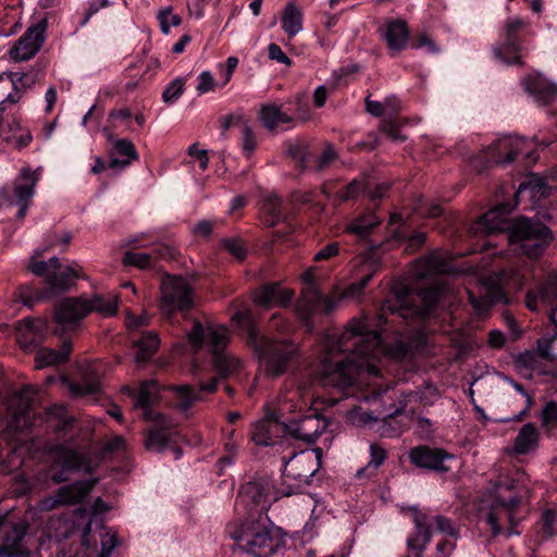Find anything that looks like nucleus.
Returning <instances> with one entry per match:
<instances>
[{
  "instance_id": "obj_1",
  "label": "nucleus",
  "mask_w": 557,
  "mask_h": 557,
  "mask_svg": "<svg viewBox=\"0 0 557 557\" xmlns=\"http://www.w3.org/2000/svg\"><path fill=\"white\" fill-rule=\"evenodd\" d=\"M446 285L442 282L421 289V306L410 305V290L404 284L393 287L394 298L386 300L377 317L380 331L370 330L366 319H354L347 329L336 335L327 334L323 341V352L314 375L301 380L296 389L284 396V404L292 410L298 397L305 407L312 404L311 387L315 384L344 388L354 384H362L370 376L380 375L381 358L401 360L410 351L411 345L404 331L393 330L397 324L414 317L426 318L445 293Z\"/></svg>"
},
{
  "instance_id": "obj_2",
  "label": "nucleus",
  "mask_w": 557,
  "mask_h": 557,
  "mask_svg": "<svg viewBox=\"0 0 557 557\" xmlns=\"http://www.w3.org/2000/svg\"><path fill=\"white\" fill-rule=\"evenodd\" d=\"M512 207L500 203L480 216L471 226L474 234L492 235L508 231V240L515 251L530 259L539 258L553 240L552 231L542 222L519 218L513 222L507 215Z\"/></svg>"
},
{
  "instance_id": "obj_3",
  "label": "nucleus",
  "mask_w": 557,
  "mask_h": 557,
  "mask_svg": "<svg viewBox=\"0 0 557 557\" xmlns=\"http://www.w3.org/2000/svg\"><path fill=\"white\" fill-rule=\"evenodd\" d=\"M232 321L246 330L247 344L260 359L265 373L272 377L282 375L298 358L299 348L289 339H276L260 334L249 309L238 310Z\"/></svg>"
},
{
  "instance_id": "obj_4",
  "label": "nucleus",
  "mask_w": 557,
  "mask_h": 557,
  "mask_svg": "<svg viewBox=\"0 0 557 557\" xmlns=\"http://www.w3.org/2000/svg\"><path fill=\"white\" fill-rule=\"evenodd\" d=\"M524 500L522 488L512 481L505 480L494 483L480 510L481 519L490 527L494 537L520 535L517 529L521 518L519 508Z\"/></svg>"
},
{
  "instance_id": "obj_5",
  "label": "nucleus",
  "mask_w": 557,
  "mask_h": 557,
  "mask_svg": "<svg viewBox=\"0 0 557 557\" xmlns=\"http://www.w3.org/2000/svg\"><path fill=\"white\" fill-rule=\"evenodd\" d=\"M187 338L194 350L208 349L220 377L235 375L242 369V360L226 350L231 342V334L226 326L210 322L202 324L195 320L191 330L187 333Z\"/></svg>"
},
{
  "instance_id": "obj_6",
  "label": "nucleus",
  "mask_w": 557,
  "mask_h": 557,
  "mask_svg": "<svg viewBox=\"0 0 557 557\" xmlns=\"http://www.w3.org/2000/svg\"><path fill=\"white\" fill-rule=\"evenodd\" d=\"M227 532L242 549L255 557H269L278 546L270 529L269 518L261 513L256 517L251 512L239 524H230Z\"/></svg>"
},
{
  "instance_id": "obj_7",
  "label": "nucleus",
  "mask_w": 557,
  "mask_h": 557,
  "mask_svg": "<svg viewBox=\"0 0 557 557\" xmlns=\"http://www.w3.org/2000/svg\"><path fill=\"white\" fill-rule=\"evenodd\" d=\"M322 449H306L293 454L290 457H283V474L282 485L283 494L292 496L300 494L302 490L310 483V479L320 468V459Z\"/></svg>"
},
{
  "instance_id": "obj_8",
  "label": "nucleus",
  "mask_w": 557,
  "mask_h": 557,
  "mask_svg": "<svg viewBox=\"0 0 557 557\" xmlns=\"http://www.w3.org/2000/svg\"><path fill=\"white\" fill-rule=\"evenodd\" d=\"M521 284L522 278L515 270H502L483 281L480 295L475 296L472 292H468L469 301L479 314H484L493 305L507 302L504 286Z\"/></svg>"
},
{
  "instance_id": "obj_9",
  "label": "nucleus",
  "mask_w": 557,
  "mask_h": 557,
  "mask_svg": "<svg viewBox=\"0 0 557 557\" xmlns=\"http://www.w3.org/2000/svg\"><path fill=\"white\" fill-rule=\"evenodd\" d=\"M40 251L36 250L28 263V269L37 276H42L48 285L47 295L54 296L66 292L78 278L77 269L66 265L62 267L57 257L49 261L38 260Z\"/></svg>"
},
{
  "instance_id": "obj_10",
  "label": "nucleus",
  "mask_w": 557,
  "mask_h": 557,
  "mask_svg": "<svg viewBox=\"0 0 557 557\" xmlns=\"http://www.w3.org/2000/svg\"><path fill=\"white\" fill-rule=\"evenodd\" d=\"M194 288L187 278L166 275L161 283L160 309L164 317H172L175 312H185L194 306Z\"/></svg>"
},
{
  "instance_id": "obj_11",
  "label": "nucleus",
  "mask_w": 557,
  "mask_h": 557,
  "mask_svg": "<svg viewBox=\"0 0 557 557\" xmlns=\"http://www.w3.org/2000/svg\"><path fill=\"white\" fill-rule=\"evenodd\" d=\"M413 512L414 534L408 537L407 545L409 549L418 552L416 557H422L421 553L431 541L432 528L445 535L458 536V531L449 519L443 516H429L417 509Z\"/></svg>"
},
{
  "instance_id": "obj_12",
  "label": "nucleus",
  "mask_w": 557,
  "mask_h": 557,
  "mask_svg": "<svg viewBox=\"0 0 557 557\" xmlns=\"http://www.w3.org/2000/svg\"><path fill=\"white\" fill-rule=\"evenodd\" d=\"M401 396V407L397 409L394 414H389L386 419L383 420L382 434L385 436L393 437L399 435L403 432L405 426H394V424H398V417H400L403 413H413L416 411V404H421L425 407L432 406L440 398L436 386L429 383L418 391H411L403 394Z\"/></svg>"
},
{
  "instance_id": "obj_13",
  "label": "nucleus",
  "mask_w": 557,
  "mask_h": 557,
  "mask_svg": "<svg viewBox=\"0 0 557 557\" xmlns=\"http://www.w3.org/2000/svg\"><path fill=\"white\" fill-rule=\"evenodd\" d=\"M284 486L280 487L273 485V481L269 478H260L246 483L240 491V497L245 503H251L258 507L256 517L261 513L267 516L270 505L281 497H286L284 494Z\"/></svg>"
},
{
  "instance_id": "obj_14",
  "label": "nucleus",
  "mask_w": 557,
  "mask_h": 557,
  "mask_svg": "<svg viewBox=\"0 0 557 557\" xmlns=\"http://www.w3.org/2000/svg\"><path fill=\"white\" fill-rule=\"evenodd\" d=\"M304 281L307 286L302 290L301 297L296 305L299 318L304 321H309L310 318L318 312H330L334 308L335 304L333 299L324 297L318 290L313 282V275L310 271L304 274Z\"/></svg>"
},
{
  "instance_id": "obj_15",
  "label": "nucleus",
  "mask_w": 557,
  "mask_h": 557,
  "mask_svg": "<svg viewBox=\"0 0 557 557\" xmlns=\"http://www.w3.org/2000/svg\"><path fill=\"white\" fill-rule=\"evenodd\" d=\"M527 26L528 23L519 17L506 22L502 33V42L494 48V54L499 61L506 64H521L519 55L521 44L518 35Z\"/></svg>"
},
{
  "instance_id": "obj_16",
  "label": "nucleus",
  "mask_w": 557,
  "mask_h": 557,
  "mask_svg": "<svg viewBox=\"0 0 557 557\" xmlns=\"http://www.w3.org/2000/svg\"><path fill=\"white\" fill-rule=\"evenodd\" d=\"M40 169L30 170L29 168H24L13 182V203L18 206L16 216L21 220L24 219L27 213L32 198L35 195L36 184L40 180Z\"/></svg>"
},
{
  "instance_id": "obj_17",
  "label": "nucleus",
  "mask_w": 557,
  "mask_h": 557,
  "mask_svg": "<svg viewBox=\"0 0 557 557\" xmlns=\"http://www.w3.org/2000/svg\"><path fill=\"white\" fill-rule=\"evenodd\" d=\"M410 461L419 468L436 472H448V462L455 460L453 454L442 448L429 447L425 445L413 447L409 453Z\"/></svg>"
},
{
  "instance_id": "obj_18",
  "label": "nucleus",
  "mask_w": 557,
  "mask_h": 557,
  "mask_svg": "<svg viewBox=\"0 0 557 557\" xmlns=\"http://www.w3.org/2000/svg\"><path fill=\"white\" fill-rule=\"evenodd\" d=\"M45 24H35L9 50L10 58L15 62L34 58L45 42Z\"/></svg>"
},
{
  "instance_id": "obj_19",
  "label": "nucleus",
  "mask_w": 557,
  "mask_h": 557,
  "mask_svg": "<svg viewBox=\"0 0 557 557\" xmlns=\"http://www.w3.org/2000/svg\"><path fill=\"white\" fill-rule=\"evenodd\" d=\"M532 147V143L523 137L505 136L498 138L487 149V163L507 164L523 152L524 148Z\"/></svg>"
},
{
  "instance_id": "obj_20",
  "label": "nucleus",
  "mask_w": 557,
  "mask_h": 557,
  "mask_svg": "<svg viewBox=\"0 0 557 557\" xmlns=\"http://www.w3.org/2000/svg\"><path fill=\"white\" fill-rule=\"evenodd\" d=\"M92 486L94 483L90 481H78L62 486L53 497L42 499L40 502V508L42 510H52L58 506L78 504L89 494Z\"/></svg>"
},
{
  "instance_id": "obj_21",
  "label": "nucleus",
  "mask_w": 557,
  "mask_h": 557,
  "mask_svg": "<svg viewBox=\"0 0 557 557\" xmlns=\"http://www.w3.org/2000/svg\"><path fill=\"white\" fill-rule=\"evenodd\" d=\"M525 306L532 311L539 310L541 306L549 308L550 319L554 320L557 310V274L548 275L536 289L528 292Z\"/></svg>"
},
{
  "instance_id": "obj_22",
  "label": "nucleus",
  "mask_w": 557,
  "mask_h": 557,
  "mask_svg": "<svg viewBox=\"0 0 557 557\" xmlns=\"http://www.w3.org/2000/svg\"><path fill=\"white\" fill-rule=\"evenodd\" d=\"M55 466H60L61 471L51 475L54 483L66 481L65 472L70 470L89 471L90 469L89 460L85 454L66 445H59L57 447Z\"/></svg>"
},
{
  "instance_id": "obj_23",
  "label": "nucleus",
  "mask_w": 557,
  "mask_h": 557,
  "mask_svg": "<svg viewBox=\"0 0 557 557\" xmlns=\"http://www.w3.org/2000/svg\"><path fill=\"white\" fill-rule=\"evenodd\" d=\"M381 38L386 42L391 55H396L403 51L409 40V27L405 20L388 18L379 29Z\"/></svg>"
},
{
  "instance_id": "obj_24",
  "label": "nucleus",
  "mask_w": 557,
  "mask_h": 557,
  "mask_svg": "<svg viewBox=\"0 0 557 557\" xmlns=\"http://www.w3.org/2000/svg\"><path fill=\"white\" fill-rule=\"evenodd\" d=\"M35 398V391L30 386L22 388L10 399V408H12V420L10 425L20 431H24L30 426L29 413Z\"/></svg>"
},
{
  "instance_id": "obj_25",
  "label": "nucleus",
  "mask_w": 557,
  "mask_h": 557,
  "mask_svg": "<svg viewBox=\"0 0 557 557\" xmlns=\"http://www.w3.org/2000/svg\"><path fill=\"white\" fill-rule=\"evenodd\" d=\"M87 315L84 298H66L55 310V322L62 330L74 329Z\"/></svg>"
},
{
  "instance_id": "obj_26",
  "label": "nucleus",
  "mask_w": 557,
  "mask_h": 557,
  "mask_svg": "<svg viewBox=\"0 0 557 557\" xmlns=\"http://www.w3.org/2000/svg\"><path fill=\"white\" fill-rule=\"evenodd\" d=\"M294 293L284 288L280 283H271L257 289L253 294V301L257 306L265 309L273 307H286L292 302Z\"/></svg>"
},
{
  "instance_id": "obj_27",
  "label": "nucleus",
  "mask_w": 557,
  "mask_h": 557,
  "mask_svg": "<svg viewBox=\"0 0 557 557\" xmlns=\"http://www.w3.org/2000/svg\"><path fill=\"white\" fill-rule=\"evenodd\" d=\"M47 330V321L42 319L25 318L18 322L17 342L25 350L35 348L44 341Z\"/></svg>"
},
{
  "instance_id": "obj_28",
  "label": "nucleus",
  "mask_w": 557,
  "mask_h": 557,
  "mask_svg": "<svg viewBox=\"0 0 557 557\" xmlns=\"http://www.w3.org/2000/svg\"><path fill=\"white\" fill-rule=\"evenodd\" d=\"M451 267L444 252L435 250L419 258L412 265V274L418 278H429L448 273Z\"/></svg>"
},
{
  "instance_id": "obj_29",
  "label": "nucleus",
  "mask_w": 557,
  "mask_h": 557,
  "mask_svg": "<svg viewBox=\"0 0 557 557\" xmlns=\"http://www.w3.org/2000/svg\"><path fill=\"white\" fill-rule=\"evenodd\" d=\"M326 429V423L319 414H309L287 425V430L294 438L312 444Z\"/></svg>"
},
{
  "instance_id": "obj_30",
  "label": "nucleus",
  "mask_w": 557,
  "mask_h": 557,
  "mask_svg": "<svg viewBox=\"0 0 557 557\" xmlns=\"http://www.w3.org/2000/svg\"><path fill=\"white\" fill-rule=\"evenodd\" d=\"M539 359L557 361V333L550 338L540 339L537 351L522 354L518 362L533 372H540Z\"/></svg>"
},
{
  "instance_id": "obj_31",
  "label": "nucleus",
  "mask_w": 557,
  "mask_h": 557,
  "mask_svg": "<svg viewBox=\"0 0 557 557\" xmlns=\"http://www.w3.org/2000/svg\"><path fill=\"white\" fill-rule=\"evenodd\" d=\"M524 89L537 101L547 103L557 97V86L541 74H530L523 79Z\"/></svg>"
},
{
  "instance_id": "obj_32",
  "label": "nucleus",
  "mask_w": 557,
  "mask_h": 557,
  "mask_svg": "<svg viewBox=\"0 0 557 557\" xmlns=\"http://www.w3.org/2000/svg\"><path fill=\"white\" fill-rule=\"evenodd\" d=\"M172 253L166 246H158L150 252L127 251L123 257V264L135 267L140 270L150 269L154 265L156 260L171 258Z\"/></svg>"
},
{
  "instance_id": "obj_33",
  "label": "nucleus",
  "mask_w": 557,
  "mask_h": 557,
  "mask_svg": "<svg viewBox=\"0 0 557 557\" xmlns=\"http://www.w3.org/2000/svg\"><path fill=\"white\" fill-rule=\"evenodd\" d=\"M153 421L158 422V426L149 430L145 438V446L148 450L162 453L168 449L170 444L174 443V433L166 428L165 418L163 416H160Z\"/></svg>"
},
{
  "instance_id": "obj_34",
  "label": "nucleus",
  "mask_w": 557,
  "mask_h": 557,
  "mask_svg": "<svg viewBox=\"0 0 557 557\" xmlns=\"http://www.w3.org/2000/svg\"><path fill=\"white\" fill-rule=\"evenodd\" d=\"M382 221V218L372 211L364 212L352 218L345 226L344 233L354 235L359 240H364Z\"/></svg>"
},
{
  "instance_id": "obj_35",
  "label": "nucleus",
  "mask_w": 557,
  "mask_h": 557,
  "mask_svg": "<svg viewBox=\"0 0 557 557\" xmlns=\"http://www.w3.org/2000/svg\"><path fill=\"white\" fill-rule=\"evenodd\" d=\"M26 527L15 524L5 534L0 546V557H28L29 552L22 546Z\"/></svg>"
},
{
  "instance_id": "obj_36",
  "label": "nucleus",
  "mask_w": 557,
  "mask_h": 557,
  "mask_svg": "<svg viewBox=\"0 0 557 557\" xmlns=\"http://www.w3.org/2000/svg\"><path fill=\"white\" fill-rule=\"evenodd\" d=\"M283 431V425L272 419H263L256 422L251 430V441L257 445H275V438Z\"/></svg>"
},
{
  "instance_id": "obj_37",
  "label": "nucleus",
  "mask_w": 557,
  "mask_h": 557,
  "mask_svg": "<svg viewBox=\"0 0 557 557\" xmlns=\"http://www.w3.org/2000/svg\"><path fill=\"white\" fill-rule=\"evenodd\" d=\"M108 140L112 144L116 154L125 159H111L108 163L109 169H125L133 160L138 159V153L134 144L128 139H116L111 133L107 135Z\"/></svg>"
},
{
  "instance_id": "obj_38",
  "label": "nucleus",
  "mask_w": 557,
  "mask_h": 557,
  "mask_svg": "<svg viewBox=\"0 0 557 557\" xmlns=\"http://www.w3.org/2000/svg\"><path fill=\"white\" fill-rule=\"evenodd\" d=\"M540 435L533 423L524 424L518 432L512 451L517 455H527L539 445Z\"/></svg>"
},
{
  "instance_id": "obj_39",
  "label": "nucleus",
  "mask_w": 557,
  "mask_h": 557,
  "mask_svg": "<svg viewBox=\"0 0 557 557\" xmlns=\"http://www.w3.org/2000/svg\"><path fill=\"white\" fill-rule=\"evenodd\" d=\"M71 349L72 344L70 341H65L60 350L39 348L35 356L36 368L42 369L64 362L67 359Z\"/></svg>"
},
{
  "instance_id": "obj_40",
  "label": "nucleus",
  "mask_w": 557,
  "mask_h": 557,
  "mask_svg": "<svg viewBox=\"0 0 557 557\" xmlns=\"http://www.w3.org/2000/svg\"><path fill=\"white\" fill-rule=\"evenodd\" d=\"M157 396L158 387L153 381H147L140 385L136 396V406L143 408L146 420H154L161 416L149 408L157 399Z\"/></svg>"
},
{
  "instance_id": "obj_41",
  "label": "nucleus",
  "mask_w": 557,
  "mask_h": 557,
  "mask_svg": "<svg viewBox=\"0 0 557 557\" xmlns=\"http://www.w3.org/2000/svg\"><path fill=\"white\" fill-rule=\"evenodd\" d=\"M304 14L293 2L285 5L282 13V28L289 38L302 30Z\"/></svg>"
},
{
  "instance_id": "obj_42",
  "label": "nucleus",
  "mask_w": 557,
  "mask_h": 557,
  "mask_svg": "<svg viewBox=\"0 0 557 557\" xmlns=\"http://www.w3.org/2000/svg\"><path fill=\"white\" fill-rule=\"evenodd\" d=\"M137 351L135 354V361L141 363L147 361L157 351L160 345L158 334L148 332L141 334L139 338L134 339Z\"/></svg>"
},
{
  "instance_id": "obj_43",
  "label": "nucleus",
  "mask_w": 557,
  "mask_h": 557,
  "mask_svg": "<svg viewBox=\"0 0 557 557\" xmlns=\"http://www.w3.org/2000/svg\"><path fill=\"white\" fill-rule=\"evenodd\" d=\"M87 306V314L97 312L102 315H113L117 310V297L94 295L91 298H84Z\"/></svg>"
},
{
  "instance_id": "obj_44",
  "label": "nucleus",
  "mask_w": 557,
  "mask_h": 557,
  "mask_svg": "<svg viewBox=\"0 0 557 557\" xmlns=\"http://www.w3.org/2000/svg\"><path fill=\"white\" fill-rule=\"evenodd\" d=\"M260 120L265 128L274 129L281 124L289 123L292 117L281 107L271 103L261 107Z\"/></svg>"
},
{
  "instance_id": "obj_45",
  "label": "nucleus",
  "mask_w": 557,
  "mask_h": 557,
  "mask_svg": "<svg viewBox=\"0 0 557 557\" xmlns=\"http://www.w3.org/2000/svg\"><path fill=\"white\" fill-rule=\"evenodd\" d=\"M39 70L32 69L28 72H7V78L12 83L14 91H20L21 88H30L39 79Z\"/></svg>"
},
{
  "instance_id": "obj_46",
  "label": "nucleus",
  "mask_w": 557,
  "mask_h": 557,
  "mask_svg": "<svg viewBox=\"0 0 557 557\" xmlns=\"http://www.w3.org/2000/svg\"><path fill=\"white\" fill-rule=\"evenodd\" d=\"M47 420L50 422L57 430H65L73 429L74 419L67 414L66 409L63 406H52L46 412Z\"/></svg>"
},
{
  "instance_id": "obj_47",
  "label": "nucleus",
  "mask_w": 557,
  "mask_h": 557,
  "mask_svg": "<svg viewBox=\"0 0 557 557\" xmlns=\"http://www.w3.org/2000/svg\"><path fill=\"white\" fill-rule=\"evenodd\" d=\"M71 394L76 397L97 394L100 391L98 376L85 377L83 382L65 381Z\"/></svg>"
},
{
  "instance_id": "obj_48",
  "label": "nucleus",
  "mask_w": 557,
  "mask_h": 557,
  "mask_svg": "<svg viewBox=\"0 0 557 557\" xmlns=\"http://www.w3.org/2000/svg\"><path fill=\"white\" fill-rule=\"evenodd\" d=\"M385 459H386V450L377 444H371L370 445V460L364 468L358 470L357 476L360 478V476L364 475L366 473H368V475L374 474L376 469L385 461Z\"/></svg>"
},
{
  "instance_id": "obj_49",
  "label": "nucleus",
  "mask_w": 557,
  "mask_h": 557,
  "mask_svg": "<svg viewBox=\"0 0 557 557\" xmlns=\"http://www.w3.org/2000/svg\"><path fill=\"white\" fill-rule=\"evenodd\" d=\"M288 154L297 161L302 169H310L311 151L307 143L296 141L288 146Z\"/></svg>"
},
{
  "instance_id": "obj_50",
  "label": "nucleus",
  "mask_w": 557,
  "mask_h": 557,
  "mask_svg": "<svg viewBox=\"0 0 557 557\" xmlns=\"http://www.w3.org/2000/svg\"><path fill=\"white\" fill-rule=\"evenodd\" d=\"M174 389L177 395L176 407L182 411L188 410L196 400L200 399L199 394L188 385L176 386Z\"/></svg>"
},
{
  "instance_id": "obj_51",
  "label": "nucleus",
  "mask_w": 557,
  "mask_h": 557,
  "mask_svg": "<svg viewBox=\"0 0 557 557\" xmlns=\"http://www.w3.org/2000/svg\"><path fill=\"white\" fill-rule=\"evenodd\" d=\"M261 210L269 215L267 221L270 225H275L281 219V201L277 196H268L262 200Z\"/></svg>"
},
{
  "instance_id": "obj_52",
  "label": "nucleus",
  "mask_w": 557,
  "mask_h": 557,
  "mask_svg": "<svg viewBox=\"0 0 557 557\" xmlns=\"http://www.w3.org/2000/svg\"><path fill=\"white\" fill-rule=\"evenodd\" d=\"M158 21L160 23L161 32L164 35L170 33L171 27L181 25L182 18L178 14L173 13L172 7H166L159 11Z\"/></svg>"
},
{
  "instance_id": "obj_53",
  "label": "nucleus",
  "mask_w": 557,
  "mask_h": 557,
  "mask_svg": "<svg viewBox=\"0 0 557 557\" xmlns=\"http://www.w3.org/2000/svg\"><path fill=\"white\" fill-rule=\"evenodd\" d=\"M541 532L544 537H553L557 535V511L546 509L541 517Z\"/></svg>"
},
{
  "instance_id": "obj_54",
  "label": "nucleus",
  "mask_w": 557,
  "mask_h": 557,
  "mask_svg": "<svg viewBox=\"0 0 557 557\" xmlns=\"http://www.w3.org/2000/svg\"><path fill=\"white\" fill-rule=\"evenodd\" d=\"M185 79L177 77L171 82L162 92L163 102L171 104L174 103L184 92Z\"/></svg>"
},
{
  "instance_id": "obj_55",
  "label": "nucleus",
  "mask_w": 557,
  "mask_h": 557,
  "mask_svg": "<svg viewBox=\"0 0 557 557\" xmlns=\"http://www.w3.org/2000/svg\"><path fill=\"white\" fill-rule=\"evenodd\" d=\"M336 159V152L332 145L327 144L323 151L314 159H311L310 169L314 171H322L331 165Z\"/></svg>"
},
{
  "instance_id": "obj_56",
  "label": "nucleus",
  "mask_w": 557,
  "mask_h": 557,
  "mask_svg": "<svg viewBox=\"0 0 557 557\" xmlns=\"http://www.w3.org/2000/svg\"><path fill=\"white\" fill-rule=\"evenodd\" d=\"M243 151L249 158L257 148V139L251 127L243 122L240 126Z\"/></svg>"
},
{
  "instance_id": "obj_57",
  "label": "nucleus",
  "mask_w": 557,
  "mask_h": 557,
  "mask_svg": "<svg viewBox=\"0 0 557 557\" xmlns=\"http://www.w3.org/2000/svg\"><path fill=\"white\" fill-rule=\"evenodd\" d=\"M414 210L424 218H436L442 214L443 209L437 203H428L424 199H419Z\"/></svg>"
},
{
  "instance_id": "obj_58",
  "label": "nucleus",
  "mask_w": 557,
  "mask_h": 557,
  "mask_svg": "<svg viewBox=\"0 0 557 557\" xmlns=\"http://www.w3.org/2000/svg\"><path fill=\"white\" fill-rule=\"evenodd\" d=\"M364 190H367L364 183L362 181L354 180L339 193V198L344 201L351 200Z\"/></svg>"
},
{
  "instance_id": "obj_59",
  "label": "nucleus",
  "mask_w": 557,
  "mask_h": 557,
  "mask_svg": "<svg viewBox=\"0 0 557 557\" xmlns=\"http://www.w3.org/2000/svg\"><path fill=\"white\" fill-rule=\"evenodd\" d=\"M223 247L233 255L237 260H243L246 257V248L243 243L237 238H228L222 242Z\"/></svg>"
},
{
  "instance_id": "obj_60",
  "label": "nucleus",
  "mask_w": 557,
  "mask_h": 557,
  "mask_svg": "<svg viewBox=\"0 0 557 557\" xmlns=\"http://www.w3.org/2000/svg\"><path fill=\"white\" fill-rule=\"evenodd\" d=\"M527 189H530L533 196H535V195L545 196L547 187L545 184H543L542 180H532V181L528 182L527 184H521L519 186V189L516 193V198H518L520 196V194Z\"/></svg>"
},
{
  "instance_id": "obj_61",
  "label": "nucleus",
  "mask_w": 557,
  "mask_h": 557,
  "mask_svg": "<svg viewBox=\"0 0 557 557\" xmlns=\"http://www.w3.org/2000/svg\"><path fill=\"white\" fill-rule=\"evenodd\" d=\"M101 552L99 557H110L116 546V535L114 533H101Z\"/></svg>"
},
{
  "instance_id": "obj_62",
  "label": "nucleus",
  "mask_w": 557,
  "mask_h": 557,
  "mask_svg": "<svg viewBox=\"0 0 557 557\" xmlns=\"http://www.w3.org/2000/svg\"><path fill=\"white\" fill-rule=\"evenodd\" d=\"M382 133L386 134L393 141H405L406 136L403 135L399 128L392 121L384 120L380 125Z\"/></svg>"
},
{
  "instance_id": "obj_63",
  "label": "nucleus",
  "mask_w": 557,
  "mask_h": 557,
  "mask_svg": "<svg viewBox=\"0 0 557 557\" xmlns=\"http://www.w3.org/2000/svg\"><path fill=\"white\" fill-rule=\"evenodd\" d=\"M214 78L209 71H203L198 76V84L196 90L199 95L213 90Z\"/></svg>"
},
{
  "instance_id": "obj_64",
  "label": "nucleus",
  "mask_w": 557,
  "mask_h": 557,
  "mask_svg": "<svg viewBox=\"0 0 557 557\" xmlns=\"http://www.w3.org/2000/svg\"><path fill=\"white\" fill-rule=\"evenodd\" d=\"M339 252V245L338 243H331L321 248L315 255H314V261H325L330 260L333 257L337 256Z\"/></svg>"
}]
</instances>
